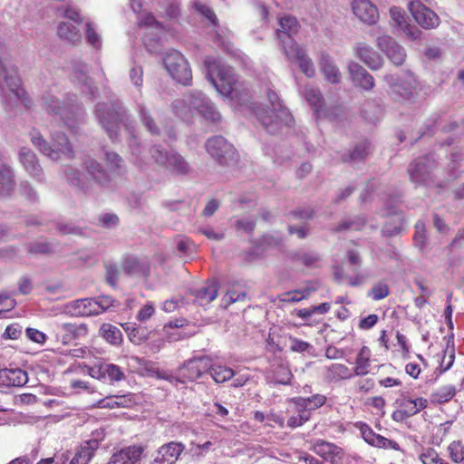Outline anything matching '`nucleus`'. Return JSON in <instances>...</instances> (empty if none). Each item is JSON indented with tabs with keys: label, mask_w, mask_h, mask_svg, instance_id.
I'll use <instances>...</instances> for the list:
<instances>
[{
	"label": "nucleus",
	"mask_w": 464,
	"mask_h": 464,
	"mask_svg": "<svg viewBox=\"0 0 464 464\" xmlns=\"http://www.w3.org/2000/svg\"><path fill=\"white\" fill-rule=\"evenodd\" d=\"M352 9L360 21L367 24H373L379 19L377 7L370 0H353Z\"/></svg>",
	"instance_id": "5701e85b"
},
{
	"label": "nucleus",
	"mask_w": 464,
	"mask_h": 464,
	"mask_svg": "<svg viewBox=\"0 0 464 464\" xmlns=\"http://www.w3.org/2000/svg\"><path fill=\"white\" fill-rule=\"evenodd\" d=\"M390 293L391 292L388 284L382 280L372 285L367 295L374 301H379L387 297Z\"/></svg>",
	"instance_id": "de8ad7c7"
},
{
	"label": "nucleus",
	"mask_w": 464,
	"mask_h": 464,
	"mask_svg": "<svg viewBox=\"0 0 464 464\" xmlns=\"http://www.w3.org/2000/svg\"><path fill=\"white\" fill-rule=\"evenodd\" d=\"M347 68L354 86L367 92L374 88V78L361 64L356 62H350Z\"/></svg>",
	"instance_id": "4be33fe9"
},
{
	"label": "nucleus",
	"mask_w": 464,
	"mask_h": 464,
	"mask_svg": "<svg viewBox=\"0 0 464 464\" xmlns=\"http://www.w3.org/2000/svg\"><path fill=\"white\" fill-rule=\"evenodd\" d=\"M205 148L219 165L229 166L237 161L238 155L236 149L222 136H214L207 140Z\"/></svg>",
	"instance_id": "6e6552de"
},
{
	"label": "nucleus",
	"mask_w": 464,
	"mask_h": 464,
	"mask_svg": "<svg viewBox=\"0 0 464 464\" xmlns=\"http://www.w3.org/2000/svg\"><path fill=\"white\" fill-rule=\"evenodd\" d=\"M126 332L129 340L136 345H140L149 338V332L146 328L138 326L134 323L121 324Z\"/></svg>",
	"instance_id": "e433bc0d"
},
{
	"label": "nucleus",
	"mask_w": 464,
	"mask_h": 464,
	"mask_svg": "<svg viewBox=\"0 0 464 464\" xmlns=\"http://www.w3.org/2000/svg\"><path fill=\"white\" fill-rule=\"evenodd\" d=\"M292 258L301 262L308 268H317L320 266L321 256L315 251H300L294 253Z\"/></svg>",
	"instance_id": "a19ab883"
},
{
	"label": "nucleus",
	"mask_w": 464,
	"mask_h": 464,
	"mask_svg": "<svg viewBox=\"0 0 464 464\" xmlns=\"http://www.w3.org/2000/svg\"><path fill=\"white\" fill-rule=\"evenodd\" d=\"M28 382L27 372L20 368L0 370V382L7 387H22Z\"/></svg>",
	"instance_id": "c85d7f7f"
},
{
	"label": "nucleus",
	"mask_w": 464,
	"mask_h": 464,
	"mask_svg": "<svg viewBox=\"0 0 464 464\" xmlns=\"http://www.w3.org/2000/svg\"><path fill=\"white\" fill-rule=\"evenodd\" d=\"M376 45L394 65L400 66L405 62L407 56L405 49L391 36L382 35L378 37Z\"/></svg>",
	"instance_id": "dca6fc26"
},
{
	"label": "nucleus",
	"mask_w": 464,
	"mask_h": 464,
	"mask_svg": "<svg viewBox=\"0 0 464 464\" xmlns=\"http://www.w3.org/2000/svg\"><path fill=\"white\" fill-rule=\"evenodd\" d=\"M104 160L111 171H116L121 167V157L113 151H105Z\"/></svg>",
	"instance_id": "13d9d810"
},
{
	"label": "nucleus",
	"mask_w": 464,
	"mask_h": 464,
	"mask_svg": "<svg viewBox=\"0 0 464 464\" xmlns=\"http://www.w3.org/2000/svg\"><path fill=\"white\" fill-rule=\"evenodd\" d=\"M99 334L113 346H120L123 341L121 331L117 326L109 323H103L101 325Z\"/></svg>",
	"instance_id": "f704fd0d"
},
{
	"label": "nucleus",
	"mask_w": 464,
	"mask_h": 464,
	"mask_svg": "<svg viewBox=\"0 0 464 464\" xmlns=\"http://www.w3.org/2000/svg\"><path fill=\"white\" fill-rule=\"evenodd\" d=\"M206 77L217 91L225 96L237 97L239 82L230 68L223 66L215 59L205 61Z\"/></svg>",
	"instance_id": "20e7f679"
},
{
	"label": "nucleus",
	"mask_w": 464,
	"mask_h": 464,
	"mask_svg": "<svg viewBox=\"0 0 464 464\" xmlns=\"http://www.w3.org/2000/svg\"><path fill=\"white\" fill-rule=\"evenodd\" d=\"M356 56L371 70L377 71L383 65L382 57L369 44L359 43L354 47Z\"/></svg>",
	"instance_id": "b1692460"
},
{
	"label": "nucleus",
	"mask_w": 464,
	"mask_h": 464,
	"mask_svg": "<svg viewBox=\"0 0 464 464\" xmlns=\"http://www.w3.org/2000/svg\"><path fill=\"white\" fill-rule=\"evenodd\" d=\"M122 270L128 276H148L150 266L147 262L140 261L134 256H127L122 261Z\"/></svg>",
	"instance_id": "2f4dec72"
},
{
	"label": "nucleus",
	"mask_w": 464,
	"mask_h": 464,
	"mask_svg": "<svg viewBox=\"0 0 464 464\" xmlns=\"http://www.w3.org/2000/svg\"><path fill=\"white\" fill-rule=\"evenodd\" d=\"M185 450L181 442L170 441L159 448L155 462L159 464H174Z\"/></svg>",
	"instance_id": "a878e982"
},
{
	"label": "nucleus",
	"mask_w": 464,
	"mask_h": 464,
	"mask_svg": "<svg viewBox=\"0 0 464 464\" xmlns=\"http://www.w3.org/2000/svg\"><path fill=\"white\" fill-rule=\"evenodd\" d=\"M389 87V95L398 102H411L416 98L417 80L411 74L408 79L401 80L394 74L382 77Z\"/></svg>",
	"instance_id": "0eeeda50"
},
{
	"label": "nucleus",
	"mask_w": 464,
	"mask_h": 464,
	"mask_svg": "<svg viewBox=\"0 0 464 464\" xmlns=\"http://www.w3.org/2000/svg\"><path fill=\"white\" fill-rule=\"evenodd\" d=\"M135 111L137 112L140 122L150 135H160V125L153 117L150 108L143 102H135Z\"/></svg>",
	"instance_id": "bb28decb"
},
{
	"label": "nucleus",
	"mask_w": 464,
	"mask_h": 464,
	"mask_svg": "<svg viewBox=\"0 0 464 464\" xmlns=\"http://www.w3.org/2000/svg\"><path fill=\"white\" fill-rule=\"evenodd\" d=\"M52 246L46 241H35L28 245V252L31 254H47Z\"/></svg>",
	"instance_id": "69168bd1"
},
{
	"label": "nucleus",
	"mask_w": 464,
	"mask_h": 464,
	"mask_svg": "<svg viewBox=\"0 0 464 464\" xmlns=\"http://www.w3.org/2000/svg\"><path fill=\"white\" fill-rule=\"evenodd\" d=\"M82 166L95 183L101 187H108L110 185V174L98 160L91 157H86L82 161Z\"/></svg>",
	"instance_id": "393cba45"
},
{
	"label": "nucleus",
	"mask_w": 464,
	"mask_h": 464,
	"mask_svg": "<svg viewBox=\"0 0 464 464\" xmlns=\"http://www.w3.org/2000/svg\"><path fill=\"white\" fill-rule=\"evenodd\" d=\"M448 450L451 460L455 463H461L464 460V445L461 441L451 442Z\"/></svg>",
	"instance_id": "864d4df0"
},
{
	"label": "nucleus",
	"mask_w": 464,
	"mask_h": 464,
	"mask_svg": "<svg viewBox=\"0 0 464 464\" xmlns=\"http://www.w3.org/2000/svg\"><path fill=\"white\" fill-rule=\"evenodd\" d=\"M355 426L359 429L362 439L370 445L373 442L377 433L373 430L363 422H357Z\"/></svg>",
	"instance_id": "0e129e2a"
},
{
	"label": "nucleus",
	"mask_w": 464,
	"mask_h": 464,
	"mask_svg": "<svg viewBox=\"0 0 464 464\" xmlns=\"http://www.w3.org/2000/svg\"><path fill=\"white\" fill-rule=\"evenodd\" d=\"M353 372L344 364L333 363L325 368L324 379L329 382H337L342 380L351 379Z\"/></svg>",
	"instance_id": "72a5a7b5"
},
{
	"label": "nucleus",
	"mask_w": 464,
	"mask_h": 464,
	"mask_svg": "<svg viewBox=\"0 0 464 464\" xmlns=\"http://www.w3.org/2000/svg\"><path fill=\"white\" fill-rule=\"evenodd\" d=\"M21 80L17 69L8 58V55L0 51V95L5 107H12L19 101L28 107L24 96V90L20 88Z\"/></svg>",
	"instance_id": "f03ea898"
},
{
	"label": "nucleus",
	"mask_w": 464,
	"mask_h": 464,
	"mask_svg": "<svg viewBox=\"0 0 464 464\" xmlns=\"http://www.w3.org/2000/svg\"><path fill=\"white\" fill-rule=\"evenodd\" d=\"M99 378H108L110 382H119L125 378L124 372L121 369L112 363L102 364L99 369Z\"/></svg>",
	"instance_id": "a18cd8bd"
},
{
	"label": "nucleus",
	"mask_w": 464,
	"mask_h": 464,
	"mask_svg": "<svg viewBox=\"0 0 464 464\" xmlns=\"http://www.w3.org/2000/svg\"><path fill=\"white\" fill-rule=\"evenodd\" d=\"M304 97L309 105L314 109V111L318 118L326 117L331 121H334L342 112V109L340 107L335 108V112L333 113L329 109H324V97L318 88L311 86L305 87L304 91Z\"/></svg>",
	"instance_id": "4468645a"
},
{
	"label": "nucleus",
	"mask_w": 464,
	"mask_h": 464,
	"mask_svg": "<svg viewBox=\"0 0 464 464\" xmlns=\"http://www.w3.org/2000/svg\"><path fill=\"white\" fill-rule=\"evenodd\" d=\"M287 60L298 63L300 70L309 78L315 75V68L306 51L299 44H292L285 47L284 52Z\"/></svg>",
	"instance_id": "f3484780"
},
{
	"label": "nucleus",
	"mask_w": 464,
	"mask_h": 464,
	"mask_svg": "<svg viewBox=\"0 0 464 464\" xmlns=\"http://www.w3.org/2000/svg\"><path fill=\"white\" fill-rule=\"evenodd\" d=\"M193 6L196 9V11L200 14L202 16H204L206 19H208L212 25L216 26L218 25V20L217 15L215 14L214 11L208 6L207 5L201 3L198 0H195L193 2Z\"/></svg>",
	"instance_id": "3c124183"
},
{
	"label": "nucleus",
	"mask_w": 464,
	"mask_h": 464,
	"mask_svg": "<svg viewBox=\"0 0 464 464\" xmlns=\"http://www.w3.org/2000/svg\"><path fill=\"white\" fill-rule=\"evenodd\" d=\"M390 14L392 25L400 29L408 39L417 41L421 38L422 32L416 25L408 22L402 9L397 6H392L390 9Z\"/></svg>",
	"instance_id": "6ab92c4d"
},
{
	"label": "nucleus",
	"mask_w": 464,
	"mask_h": 464,
	"mask_svg": "<svg viewBox=\"0 0 464 464\" xmlns=\"http://www.w3.org/2000/svg\"><path fill=\"white\" fill-rule=\"evenodd\" d=\"M143 448L140 446H130L115 452L110 460V464H140Z\"/></svg>",
	"instance_id": "cd10ccee"
},
{
	"label": "nucleus",
	"mask_w": 464,
	"mask_h": 464,
	"mask_svg": "<svg viewBox=\"0 0 464 464\" xmlns=\"http://www.w3.org/2000/svg\"><path fill=\"white\" fill-rule=\"evenodd\" d=\"M188 97L190 108L192 109V115L198 112L207 121L213 122H218L221 120V114L217 110L215 104L202 92L197 90L188 92Z\"/></svg>",
	"instance_id": "9b49d317"
},
{
	"label": "nucleus",
	"mask_w": 464,
	"mask_h": 464,
	"mask_svg": "<svg viewBox=\"0 0 464 464\" xmlns=\"http://www.w3.org/2000/svg\"><path fill=\"white\" fill-rule=\"evenodd\" d=\"M420 459L423 464H440V462L443 461V459L433 449H429L420 454Z\"/></svg>",
	"instance_id": "338daca9"
},
{
	"label": "nucleus",
	"mask_w": 464,
	"mask_h": 464,
	"mask_svg": "<svg viewBox=\"0 0 464 464\" xmlns=\"http://www.w3.org/2000/svg\"><path fill=\"white\" fill-rule=\"evenodd\" d=\"M318 64L327 82L331 83H339L341 82L342 74L334 60L328 54L322 53Z\"/></svg>",
	"instance_id": "7c9ffc66"
},
{
	"label": "nucleus",
	"mask_w": 464,
	"mask_h": 464,
	"mask_svg": "<svg viewBox=\"0 0 464 464\" xmlns=\"http://www.w3.org/2000/svg\"><path fill=\"white\" fill-rule=\"evenodd\" d=\"M454 360H455L454 345L452 344L450 347V344L448 343L447 347L444 351V353L441 357V360H440V367H439L440 372L442 373V372H445L446 371L450 370L454 363Z\"/></svg>",
	"instance_id": "8fccbe9b"
},
{
	"label": "nucleus",
	"mask_w": 464,
	"mask_h": 464,
	"mask_svg": "<svg viewBox=\"0 0 464 464\" xmlns=\"http://www.w3.org/2000/svg\"><path fill=\"white\" fill-rule=\"evenodd\" d=\"M43 106L48 112L59 115L72 131H76L79 123L84 119L83 108L72 99L62 105L61 102L53 96H46L43 98Z\"/></svg>",
	"instance_id": "423d86ee"
},
{
	"label": "nucleus",
	"mask_w": 464,
	"mask_h": 464,
	"mask_svg": "<svg viewBox=\"0 0 464 464\" xmlns=\"http://www.w3.org/2000/svg\"><path fill=\"white\" fill-rule=\"evenodd\" d=\"M365 222L366 220L364 218H357L353 220L343 221L338 225L335 231L340 232L346 229L359 230L364 226Z\"/></svg>",
	"instance_id": "052dcab7"
},
{
	"label": "nucleus",
	"mask_w": 464,
	"mask_h": 464,
	"mask_svg": "<svg viewBox=\"0 0 464 464\" xmlns=\"http://www.w3.org/2000/svg\"><path fill=\"white\" fill-rule=\"evenodd\" d=\"M267 98L271 108L259 111L257 118L268 133L276 134L284 125L290 126L294 119L288 109L282 104L277 93L269 91Z\"/></svg>",
	"instance_id": "7ed1b4c3"
},
{
	"label": "nucleus",
	"mask_w": 464,
	"mask_h": 464,
	"mask_svg": "<svg viewBox=\"0 0 464 464\" xmlns=\"http://www.w3.org/2000/svg\"><path fill=\"white\" fill-rule=\"evenodd\" d=\"M57 34L60 38L75 44L81 41L82 34L79 30L67 22H62L58 25Z\"/></svg>",
	"instance_id": "37998d69"
},
{
	"label": "nucleus",
	"mask_w": 464,
	"mask_h": 464,
	"mask_svg": "<svg viewBox=\"0 0 464 464\" xmlns=\"http://www.w3.org/2000/svg\"><path fill=\"white\" fill-rule=\"evenodd\" d=\"M66 181L72 187L77 188L81 192L89 194L92 191V183L82 177L81 171L72 167L66 166L64 169Z\"/></svg>",
	"instance_id": "c756f323"
},
{
	"label": "nucleus",
	"mask_w": 464,
	"mask_h": 464,
	"mask_svg": "<svg viewBox=\"0 0 464 464\" xmlns=\"http://www.w3.org/2000/svg\"><path fill=\"white\" fill-rule=\"evenodd\" d=\"M96 299L82 298L69 302L65 304V311L72 316L87 317L98 315Z\"/></svg>",
	"instance_id": "aec40b11"
},
{
	"label": "nucleus",
	"mask_w": 464,
	"mask_h": 464,
	"mask_svg": "<svg viewBox=\"0 0 464 464\" xmlns=\"http://www.w3.org/2000/svg\"><path fill=\"white\" fill-rule=\"evenodd\" d=\"M415 246L420 249H423L427 243V233L425 224L423 221L419 220L415 224V233L413 237Z\"/></svg>",
	"instance_id": "603ef678"
},
{
	"label": "nucleus",
	"mask_w": 464,
	"mask_h": 464,
	"mask_svg": "<svg viewBox=\"0 0 464 464\" xmlns=\"http://www.w3.org/2000/svg\"><path fill=\"white\" fill-rule=\"evenodd\" d=\"M164 166L178 175H186L190 171L188 161L180 154L174 151H170L168 161Z\"/></svg>",
	"instance_id": "4c0bfd02"
},
{
	"label": "nucleus",
	"mask_w": 464,
	"mask_h": 464,
	"mask_svg": "<svg viewBox=\"0 0 464 464\" xmlns=\"http://www.w3.org/2000/svg\"><path fill=\"white\" fill-rule=\"evenodd\" d=\"M94 114L101 127L113 142L120 140V124L125 127L129 135V147L132 155L136 157L134 163L142 168L143 160L140 159L141 147L137 136L135 121L123 103L119 100L111 102L110 103H98L95 106Z\"/></svg>",
	"instance_id": "f257e3e1"
},
{
	"label": "nucleus",
	"mask_w": 464,
	"mask_h": 464,
	"mask_svg": "<svg viewBox=\"0 0 464 464\" xmlns=\"http://www.w3.org/2000/svg\"><path fill=\"white\" fill-rule=\"evenodd\" d=\"M210 368V357L197 356L185 361L178 369L177 374L180 382H194L200 378Z\"/></svg>",
	"instance_id": "f8f14e48"
},
{
	"label": "nucleus",
	"mask_w": 464,
	"mask_h": 464,
	"mask_svg": "<svg viewBox=\"0 0 464 464\" xmlns=\"http://www.w3.org/2000/svg\"><path fill=\"white\" fill-rule=\"evenodd\" d=\"M427 405L428 401L423 398H416L412 400L404 397L400 401V406L409 417L417 414L421 410L425 409Z\"/></svg>",
	"instance_id": "79ce46f5"
},
{
	"label": "nucleus",
	"mask_w": 464,
	"mask_h": 464,
	"mask_svg": "<svg viewBox=\"0 0 464 464\" xmlns=\"http://www.w3.org/2000/svg\"><path fill=\"white\" fill-rule=\"evenodd\" d=\"M163 64L169 75L178 82L188 85L192 80V72L188 61L178 51L167 53L163 58Z\"/></svg>",
	"instance_id": "1a4fd4ad"
},
{
	"label": "nucleus",
	"mask_w": 464,
	"mask_h": 464,
	"mask_svg": "<svg viewBox=\"0 0 464 464\" xmlns=\"http://www.w3.org/2000/svg\"><path fill=\"white\" fill-rule=\"evenodd\" d=\"M370 357L371 351L367 346L362 347L359 351L356 360H355V367L353 369V375L362 376L366 375L369 372L370 368Z\"/></svg>",
	"instance_id": "58836bf2"
},
{
	"label": "nucleus",
	"mask_w": 464,
	"mask_h": 464,
	"mask_svg": "<svg viewBox=\"0 0 464 464\" xmlns=\"http://www.w3.org/2000/svg\"><path fill=\"white\" fill-rule=\"evenodd\" d=\"M208 372H209V374L217 383L225 382L230 380L235 375V372L231 368L220 364H213L211 359L210 368L208 371Z\"/></svg>",
	"instance_id": "c03bdc74"
},
{
	"label": "nucleus",
	"mask_w": 464,
	"mask_h": 464,
	"mask_svg": "<svg viewBox=\"0 0 464 464\" xmlns=\"http://www.w3.org/2000/svg\"><path fill=\"white\" fill-rule=\"evenodd\" d=\"M56 339L63 344L67 345L72 341L81 339L88 334L86 324L63 323L56 325Z\"/></svg>",
	"instance_id": "a211bd4d"
},
{
	"label": "nucleus",
	"mask_w": 464,
	"mask_h": 464,
	"mask_svg": "<svg viewBox=\"0 0 464 464\" xmlns=\"http://www.w3.org/2000/svg\"><path fill=\"white\" fill-rule=\"evenodd\" d=\"M172 112L179 118L188 121L192 118V109L190 108L188 92L181 98L176 99L171 103Z\"/></svg>",
	"instance_id": "c9c22d12"
},
{
	"label": "nucleus",
	"mask_w": 464,
	"mask_h": 464,
	"mask_svg": "<svg viewBox=\"0 0 464 464\" xmlns=\"http://www.w3.org/2000/svg\"><path fill=\"white\" fill-rule=\"evenodd\" d=\"M105 438V431L103 429H99L92 433V438L89 440H86L79 450L82 453L86 454L87 456L92 458L94 455V452L97 450V449L100 446V442L102 441Z\"/></svg>",
	"instance_id": "ea45409f"
},
{
	"label": "nucleus",
	"mask_w": 464,
	"mask_h": 464,
	"mask_svg": "<svg viewBox=\"0 0 464 464\" xmlns=\"http://www.w3.org/2000/svg\"><path fill=\"white\" fill-rule=\"evenodd\" d=\"M456 394V389L452 385L440 388L435 394L434 398L439 403L449 401Z\"/></svg>",
	"instance_id": "6e6d98bb"
},
{
	"label": "nucleus",
	"mask_w": 464,
	"mask_h": 464,
	"mask_svg": "<svg viewBox=\"0 0 464 464\" xmlns=\"http://www.w3.org/2000/svg\"><path fill=\"white\" fill-rule=\"evenodd\" d=\"M299 24L294 16L285 15L279 20V28L277 29V36L282 44V49L285 51V47L292 44H297L293 36L298 32Z\"/></svg>",
	"instance_id": "412c9836"
},
{
	"label": "nucleus",
	"mask_w": 464,
	"mask_h": 464,
	"mask_svg": "<svg viewBox=\"0 0 464 464\" xmlns=\"http://www.w3.org/2000/svg\"><path fill=\"white\" fill-rule=\"evenodd\" d=\"M150 153L155 162L160 165H165L168 161L170 151H165L160 146H152L150 150Z\"/></svg>",
	"instance_id": "bf43d9fd"
},
{
	"label": "nucleus",
	"mask_w": 464,
	"mask_h": 464,
	"mask_svg": "<svg viewBox=\"0 0 464 464\" xmlns=\"http://www.w3.org/2000/svg\"><path fill=\"white\" fill-rule=\"evenodd\" d=\"M370 152V143L367 140L359 142L352 151L343 157V161L358 162L364 160Z\"/></svg>",
	"instance_id": "49530a36"
},
{
	"label": "nucleus",
	"mask_w": 464,
	"mask_h": 464,
	"mask_svg": "<svg viewBox=\"0 0 464 464\" xmlns=\"http://www.w3.org/2000/svg\"><path fill=\"white\" fill-rule=\"evenodd\" d=\"M105 270H106V282L111 285L112 287H115L119 279V270L115 265L111 264H106L105 265Z\"/></svg>",
	"instance_id": "774afa93"
},
{
	"label": "nucleus",
	"mask_w": 464,
	"mask_h": 464,
	"mask_svg": "<svg viewBox=\"0 0 464 464\" xmlns=\"http://www.w3.org/2000/svg\"><path fill=\"white\" fill-rule=\"evenodd\" d=\"M371 446L381 448V449H392L395 450H400V446L396 441L389 440L380 434L376 435V437Z\"/></svg>",
	"instance_id": "4d7b16f0"
},
{
	"label": "nucleus",
	"mask_w": 464,
	"mask_h": 464,
	"mask_svg": "<svg viewBox=\"0 0 464 464\" xmlns=\"http://www.w3.org/2000/svg\"><path fill=\"white\" fill-rule=\"evenodd\" d=\"M290 350L292 352L295 353H311V351L314 349L313 345L309 343L308 342L299 340L295 337H290Z\"/></svg>",
	"instance_id": "680f3d73"
},
{
	"label": "nucleus",
	"mask_w": 464,
	"mask_h": 464,
	"mask_svg": "<svg viewBox=\"0 0 464 464\" xmlns=\"http://www.w3.org/2000/svg\"><path fill=\"white\" fill-rule=\"evenodd\" d=\"M86 39L88 43L96 49L102 46L101 36L96 33L91 23L86 24Z\"/></svg>",
	"instance_id": "e2e57ef3"
},
{
	"label": "nucleus",
	"mask_w": 464,
	"mask_h": 464,
	"mask_svg": "<svg viewBox=\"0 0 464 464\" xmlns=\"http://www.w3.org/2000/svg\"><path fill=\"white\" fill-rule=\"evenodd\" d=\"M408 7L414 20L424 29H432L440 24L439 16L419 0L410 1Z\"/></svg>",
	"instance_id": "2eb2a0df"
},
{
	"label": "nucleus",
	"mask_w": 464,
	"mask_h": 464,
	"mask_svg": "<svg viewBox=\"0 0 464 464\" xmlns=\"http://www.w3.org/2000/svg\"><path fill=\"white\" fill-rule=\"evenodd\" d=\"M437 167L433 155H426L413 160L408 167L410 180L417 185L433 183V171Z\"/></svg>",
	"instance_id": "9d476101"
},
{
	"label": "nucleus",
	"mask_w": 464,
	"mask_h": 464,
	"mask_svg": "<svg viewBox=\"0 0 464 464\" xmlns=\"http://www.w3.org/2000/svg\"><path fill=\"white\" fill-rule=\"evenodd\" d=\"M218 282L216 279L208 280L204 285L193 290V295L202 303L208 304L215 300L218 294Z\"/></svg>",
	"instance_id": "473e14b6"
},
{
	"label": "nucleus",
	"mask_w": 464,
	"mask_h": 464,
	"mask_svg": "<svg viewBox=\"0 0 464 464\" xmlns=\"http://www.w3.org/2000/svg\"><path fill=\"white\" fill-rule=\"evenodd\" d=\"M18 160L26 173L39 183H45V175L36 154L27 147L18 152Z\"/></svg>",
	"instance_id": "ddd939ff"
},
{
	"label": "nucleus",
	"mask_w": 464,
	"mask_h": 464,
	"mask_svg": "<svg viewBox=\"0 0 464 464\" xmlns=\"http://www.w3.org/2000/svg\"><path fill=\"white\" fill-rule=\"evenodd\" d=\"M292 377L293 374L291 370L285 364H279L274 372V381L278 384H289Z\"/></svg>",
	"instance_id": "09e8293b"
},
{
	"label": "nucleus",
	"mask_w": 464,
	"mask_h": 464,
	"mask_svg": "<svg viewBox=\"0 0 464 464\" xmlns=\"http://www.w3.org/2000/svg\"><path fill=\"white\" fill-rule=\"evenodd\" d=\"M19 191L29 201L34 202L38 199V194L29 181H21Z\"/></svg>",
	"instance_id": "5fc2aeb1"
},
{
	"label": "nucleus",
	"mask_w": 464,
	"mask_h": 464,
	"mask_svg": "<svg viewBox=\"0 0 464 464\" xmlns=\"http://www.w3.org/2000/svg\"><path fill=\"white\" fill-rule=\"evenodd\" d=\"M31 142L36 147L41 153L57 161L65 159L74 158L72 147L64 133L56 131L52 133V143L49 144L44 137L36 130L30 134Z\"/></svg>",
	"instance_id": "39448f33"
}]
</instances>
